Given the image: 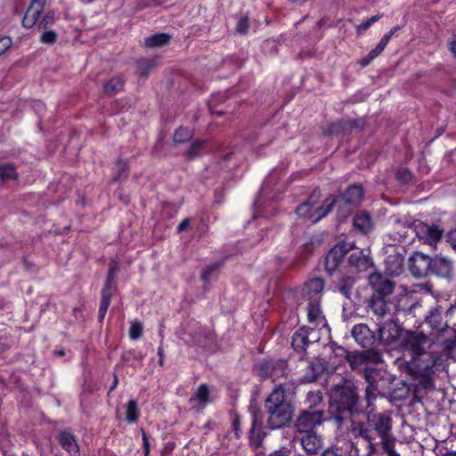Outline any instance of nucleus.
Returning a JSON list of instances; mask_svg holds the SVG:
<instances>
[{
	"label": "nucleus",
	"instance_id": "obj_30",
	"mask_svg": "<svg viewBox=\"0 0 456 456\" xmlns=\"http://www.w3.org/2000/svg\"><path fill=\"white\" fill-rule=\"evenodd\" d=\"M321 302H308L307 305V318L309 322L314 323L315 326H327L326 320L322 315L321 306Z\"/></svg>",
	"mask_w": 456,
	"mask_h": 456
},
{
	"label": "nucleus",
	"instance_id": "obj_20",
	"mask_svg": "<svg viewBox=\"0 0 456 456\" xmlns=\"http://www.w3.org/2000/svg\"><path fill=\"white\" fill-rule=\"evenodd\" d=\"M46 0H32L22 19V25L26 28H33L42 14Z\"/></svg>",
	"mask_w": 456,
	"mask_h": 456
},
{
	"label": "nucleus",
	"instance_id": "obj_29",
	"mask_svg": "<svg viewBox=\"0 0 456 456\" xmlns=\"http://www.w3.org/2000/svg\"><path fill=\"white\" fill-rule=\"evenodd\" d=\"M262 421L258 419L257 412L252 411V427L250 429V444L255 447H259L264 439L265 434L261 430Z\"/></svg>",
	"mask_w": 456,
	"mask_h": 456
},
{
	"label": "nucleus",
	"instance_id": "obj_24",
	"mask_svg": "<svg viewBox=\"0 0 456 456\" xmlns=\"http://www.w3.org/2000/svg\"><path fill=\"white\" fill-rule=\"evenodd\" d=\"M351 334L355 341L362 347H369L372 345L373 334L366 324L360 323L353 327Z\"/></svg>",
	"mask_w": 456,
	"mask_h": 456
},
{
	"label": "nucleus",
	"instance_id": "obj_9",
	"mask_svg": "<svg viewBox=\"0 0 456 456\" xmlns=\"http://www.w3.org/2000/svg\"><path fill=\"white\" fill-rule=\"evenodd\" d=\"M118 270V264L117 262H112L110 265L108 275L106 278V281L104 287L102 290V299L101 305L99 308V320L102 322L108 311V308L110 305V301L112 296L116 290V286L114 284V278Z\"/></svg>",
	"mask_w": 456,
	"mask_h": 456
},
{
	"label": "nucleus",
	"instance_id": "obj_2",
	"mask_svg": "<svg viewBox=\"0 0 456 456\" xmlns=\"http://www.w3.org/2000/svg\"><path fill=\"white\" fill-rule=\"evenodd\" d=\"M432 344V339L421 331L405 330L403 333L400 345L411 355L409 369L418 377L428 378L433 368L442 364V356L431 350Z\"/></svg>",
	"mask_w": 456,
	"mask_h": 456
},
{
	"label": "nucleus",
	"instance_id": "obj_1",
	"mask_svg": "<svg viewBox=\"0 0 456 456\" xmlns=\"http://www.w3.org/2000/svg\"><path fill=\"white\" fill-rule=\"evenodd\" d=\"M366 405L365 421L351 420L349 433L354 438H362L367 443L365 456H373L378 452V443H374V434L380 438V444L387 456H400L395 450V439L392 435L393 419L387 411L375 412Z\"/></svg>",
	"mask_w": 456,
	"mask_h": 456
},
{
	"label": "nucleus",
	"instance_id": "obj_26",
	"mask_svg": "<svg viewBox=\"0 0 456 456\" xmlns=\"http://www.w3.org/2000/svg\"><path fill=\"white\" fill-rule=\"evenodd\" d=\"M404 257L401 253L388 255L385 259L387 272L392 276L399 275L403 268Z\"/></svg>",
	"mask_w": 456,
	"mask_h": 456
},
{
	"label": "nucleus",
	"instance_id": "obj_10",
	"mask_svg": "<svg viewBox=\"0 0 456 456\" xmlns=\"http://www.w3.org/2000/svg\"><path fill=\"white\" fill-rule=\"evenodd\" d=\"M379 326L378 332L380 341L385 345H391L396 340L402 341L403 333L405 330L394 321L393 317L377 324Z\"/></svg>",
	"mask_w": 456,
	"mask_h": 456
},
{
	"label": "nucleus",
	"instance_id": "obj_41",
	"mask_svg": "<svg viewBox=\"0 0 456 456\" xmlns=\"http://www.w3.org/2000/svg\"><path fill=\"white\" fill-rule=\"evenodd\" d=\"M142 331L143 326L142 322L138 321L132 322L129 329V338L132 340H136L142 337Z\"/></svg>",
	"mask_w": 456,
	"mask_h": 456
},
{
	"label": "nucleus",
	"instance_id": "obj_64",
	"mask_svg": "<svg viewBox=\"0 0 456 456\" xmlns=\"http://www.w3.org/2000/svg\"><path fill=\"white\" fill-rule=\"evenodd\" d=\"M444 456H456V451L446 452L444 454Z\"/></svg>",
	"mask_w": 456,
	"mask_h": 456
},
{
	"label": "nucleus",
	"instance_id": "obj_15",
	"mask_svg": "<svg viewBox=\"0 0 456 456\" xmlns=\"http://www.w3.org/2000/svg\"><path fill=\"white\" fill-rule=\"evenodd\" d=\"M295 441H299L302 449L309 455H316L322 447V437L316 432L298 433Z\"/></svg>",
	"mask_w": 456,
	"mask_h": 456
},
{
	"label": "nucleus",
	"instance_id": "obj_61",
	"mask_svg": "<svg viewBox=\"0 0 456 456\" xmlns=\"http://www.w3.org/2000/svg\"><path fill=\"white\" fill-rule=\"evenodd\" d=\"M271 456H288L287 452L281 450L274 452Z\"/></svg>",
	"mask_w": 456,
	"mask_h": 456
},
{
	"label": "nucleus",
	"instance_id": "obj_27",
	"mask_svg": "<svg viewBox=\"0 0 456 456\" xmlns=\"http://www.w3.org/2000/svg\"><path fill=\"white\" fill-rule=\"evenodd\" d=\"M209 402V389L206 384H201L189 400L191 406L198 409L205 407Z\"/></svg>",
	"mask_w": 456,
	"mask_h": 456
},
{
	"label": "nucleus",
	"instance_id": "obj_36",
	"mask_svg": "<svg viewBox=\"0 0 456 456\" xmlns=\"http://www.w3.org/2000/svg\"><path fill=\"white\" fill-rule=\"evenodd\" d=\"M156 67V62L152 59L142 58L136 61V74L142 77H148L151 71Z\"/></svg>",
	"mask_w": 456,
	"mask_h": 456
},
{
	"label": "nucleus",
	"instance_id": "obj_45",
	"mask_svg": "<svg viewBox=\"0 0 456 456\" xmlns=\"http://www.w3.org/2000/svg\"><path fill=\"white\" fill-rule=\"evenodd\" d=\"M348 124L342 120L336 121L330 125L329 132L330 134H339L341 132H344Z\"/></svg>",
	"mask_w": 456,
	"mask_h": 456
},
{
	"label": "nucleus",
	"instance_id": "obj_12",
	"mask_svg": "<svg viewBox=\"0 0 456 456\" xmlns=\"http://www.w3.org/2000/svg\"><path fill=\"white\" fill-rule=\"evenodd\" d=\"M369 314L376 321L377 324L392 318L391 308L385 299V297H372L366 305Z\"/></svg>",
	"mask_w": 456,
	"mask_h": 456
},
{
	"label": "nucleus",
	"instance_id": "obj_46",
	"mask_svg": "<svg viewBox=\"0 0 456 456\" xmlns=\"http://www.w3.org/2000/svg\"><path fill=\"white\" fill-rule=\"evenodd\" d=\"M396 176L397 179L403 183H409L412 177L411 173L407 168H400L397 171Z\"/></svg>",
	"mask_w": 456,
	"mask_h": 456
},
{
	"label": "nucleus",
	"instance_id": "obj_28",
	"mask_svg": "<svg viewBox=\"0 0 456 456\" xmlns=\"http://www.w3.org/2000/svg\"><path fill=\"white\" fill-rule=\"evenodd\" d=\"M353 226L361 233L368 234L373 228L371 216L365 211L356 214L353 219Z\"/></svg>",
	"mask_w": 456,
	"mask_h": 456
},
{
	"label": "nucleus",
	"instance_id": "obj_18",
	"mask_svg": "<svg viewBox=\"0 0 456 456\" xmlns=\"http://www.w3.org/2000/svg\"><path fill=\"white\" fill-rule=\"evenodd\" d=\"M324 289V281L321 278H313L304 284L302 296L308 302H321Z\"/></svg>",
	"mask_w": 456,
	"mask_h": 456
},
{
	"label": "nucleus",
	"instance_id": "obj_5",
	"mask_svg": "<svg viewBox=\"0 0 456 456\" xmlns=\"http://www.w3.org/2000/svg\"><path fill=\"white\" fill-rule=\"evenodd\" d=\"M444 308L441 305L432 306L426 315L425 322L430 327L443 348L450 352L456 346V330L448 326L443 318Z\"/></svg>",
	"mask_w": 456,
	"mask_h": 456
},
{
	"label": "nucleus",
	"instance_id": "obj_40",
	"mask_svg": "<svg viewBox=\"0 0 456 456\" xmlns=\"http://www.w3.org/2000/svg\"><path fill=\"white\" fill-rule=\"evenodd\" d=\"M193 133L191 129L186 127H179L174 134V142L175 143H183L191 140Z\"/></svg>",
	"mask_w": 456,
	"mask_h": 456
},
{
	"label": "nucleus",
	"instance_id": "obj_57",
	"mask_svg": "<svg viewBox=\"0 0 456 456\" xmlns=\"http://www.w3.org/2000/svg\"><path fill=\"white\" fill-rule=\"evenodd\" d=\"M384 51V48L381 47V45H377V46L372 49L370 53L374 56V58L378 57L382 52Z\"/></svg>",
	"mask_w": 456,
	"mask_h": 456
},
{
	"label": "nucleus",
	"instance_id": "obj_47",
	"mask_svg": "<svg viewBox=\"0 0 456 456\" xmlns=\"http://www.w3.org/2000/svg\"><path fill=\"white\" fill-rule=\"evenodd\" d=\"M55 20V15L53 12H46L42 20L39 21V27L40 28H46L47 26L53 24Z\"/></svg>",
	"mask_w": 456,
	"mask_h": 456
},
{
	"label": "nucleus",
	"instance_id": "obj_16",
	"mask_svg": "<svg viewBox=\"0 0 456 456\" xmlns=\"http://www.w3.org/2000/svg\"><path fill=\"white\" fill-rule=\"evenodd\" d=\"M415 231L417 236L425 240L427 243L432 245L438 242L443 236L444 230L438 225H429L423 222H419L415 224Z\"/></svg>",
	"mask_w": 456,
	"mask_h": 456
},
{
	"label": "nucleus",
	"instance_id": "obj_31",
	"mask_svg": "<svg viewBox=\"0 0 456 456\" xmlns=\"http://www.w3.org/2000/svg\"><path fill=\"white\" fill-rule=\"evenodd\" d=\"M355 284V278L352 275H342L338 278L336 290L348 301H351V295Z\"/></svg>",
	"mask_w": 456,
	"mask_h": 456
},
{
	"label": "nucleus",
	"instance_id": "obj_6",
	"mask_svg": "<svg viewBox=\"0 0 456 456\" xmlns=\"http://www.w3.org/2000/svg\"><path fill=\"white\" fill-rule=\"evenodd\" d=\"M320 198L321 191L314 190L309 198L297 208V215L314 224L325 217L336 204L337 197L330 195L322 202H320Z\"/></svg>",
	"mask_w": 456,
	"mask_h": 456
},
{
	"label": "nucleus",
	"instance_id": "obj_49",
	"mask_svg": "<svg viewBox=\"0 0 456 456\" xmlns=\"http://www.w3.org/2000/svg\"><path fill=\"white\" fill-rule=\"evenodd\" d=\"M12 39L8 37H3L0 38V55L4 53L12 46Z\"/></svg>",
	"mask_w": 456,
	"mask_h": 456
},
{
	"label": "nucleus",
	"instance_id": "obj_21",
	"mask_svg": "<svg viewBox=\"0 0 456 456\" xmlns=\"http://www.w3.org/2000/svg\"><path fill=\"white\" fill-rule=\"evenodd\" d=\"M369 283L379 294L378 297H386L394 290V283L381 273H373L369 276Z\"/></svg>",
	"mask_w": 456,
	"mask_h": 456
},
{
	"label": "nucleus",
	"instance_id": "obj_55",
	"mask_svg": "<svg viewBox=\"0 0 456 456\" xmlns=\"http://www.w3.org/2000/svg\"><path fill=\"white\" fill-rule=\"evenodd\" d=\"M397 229H398V235L401 237V238H406L407 237V233H406V231H405V227L401 224V223H397V225H396Z\"/></svg>",
	"mask_w": 456,
	"mask_h": 456
},
{
	"label": "nucleus",
	"instance_id": "obj_53",
	"mask_svg": "<svg viewBox=\"0 0 456 456\" xmlns=\"http://www.w3.org/2000/svg\"><path fill=\"white\" fill-rule=\"evenodd\" d=\"M374 56H372L370 53L365 56L363 57L361 61H360V64L362 66V67H366L368 66L372 60H374Z\"/></svg>",
	"mask_w": 456,
	"mask_h": 456
},
{
	"label": "nucleus",
	"instance_id": "obj_39",
	"mask_svg": "<svg viewBox=\"0 0 456 456\" xmlns=\"http://www.w3.org/2000/svg\"><path fill=\"white\" fill-rule=\"evenodd\" d=\"M205 141L196 140L191 144L190 148L185 153V157L189 159H192L200 156L205 147Z\"/></svg>",
	"mask_w": 456,
	"mask_h": 456
},
{
	"label": "nucleus",
	"instance_id": "obj_54",
	"mask_svg": "<svg viewBox=\"0 0 456 456\" xmlns=\"http://www.w3.org/2000/svg\"><path fill=\"white\" fill-rule=\"evenodd\" d=\"M390 39V35L385 34L378 45H381V47L385 49L387 44L389 43Z\"/></svg>",
	"mask_w": 456,
	"mask_h": 456
},
{
	"label": "nucleus",
	"instance_id": "obj_62",
	"mask_svg": "<svg viewBox=\"0 0 456 456\" xmlns=\"http://www.w3.org/2000/svg\"><path fill=\"white\" fill-rule=\"evenodd\" d=\"M400 29V27L399 26H395L393 28H391L387 33H386L387 35H390V38L393 37V35Z\"/></svg>",
	"mask_w": 456,
	"mask_h": 456
},
{
	"label": "nucleus",
	"instance_id": "obj_8",
	"mask_svg": "<svg viewBox=\"0 0 456 456\" xmlns=\"http://www.w3.org/2000/svg\"><path fill=\"white\" fill-rule=\"evenodd\" d=\"M325 420H331L326 418L324 411L321 410H305L299 412L295 427L297 434L316 432L315 428L321 426Z\"/></svg>",
	"mask_w": 456,
	"mask_h": 456
},
{
	"label": "nucleus",
	"instance_id": "obj_35",
	"mask_svg": "<svg viewBox=\"0 0 456 456\" xmlns=\"http://www.w3.org/2000/svg\"><path fill=\"white\" fill-rule=\"evenodd\" d=\"M18 177L19 175L14 165H0V186L8 181H15L18 179Z\"/></svg>",
	"mask_w": 456,
	"mask_h": 456
},
{
	"label": "nucleus",
	"instance_id": "obj_25",
	"mask_svg": "<svg viewBox=\"0 0 456 456\" xmlns=\"http://www.w3.org/2000/svg\"><path fill=\"white\" fill-rule=\"evenodd\" d=\"M337 354L343 356L353 370L360 369L362 367L364 369L366 367L365 358L362 351L348 352L346 348L338 346L337 348Z\"/></svg>",
	"mask_w": 456,
	"mask_h": 456
},
{
	"label": "nucleus",
	"instance_id": "obj_43",
	"mask_svg": "<svg viewBox=\"0 0 456 456\" xmlns=\"http://www.w3.org/2000/svg\"><path fill=\"white\" fill-rule=\"evenodd\" d=\"M56 40L57 34L53 30H46L40 37V42L45 45H53Z\"/></svg>",
	"mask_w": 456,
	"mask_h": 456
},
{
	"label": "nucleus",
	"instance_id": "obj_3",
	"mask_svg": "<svg viewBox=\"0 0 456 456\" xmlns=\"http://www.w3.org/2000/svg\"><path fill=\"white\" fill-rule=\"evenodd\" d=\"M359 396L356 388L349 381H344L336 385L331 394L330 411L331 421L338 429H340L345 422L351 419L354 412H358L357 403Z\"/></svg>",
	"mask_w": 456,
	"mask_h": 456
},
{
	"label": "nucleus",
	"instance_id": "obj_51",
	"mask_svg": "<svg viewBox=\"0 0 456 456\" xmlns=\"http://www.w3.org/2000/svg\"><path fill=\"white\" fill-rule=\"evenodd\" d=\"M142 447H143V454L144 456H149L150 454V443L147 437V434L144 430H142Z\"/></svg>",
	"mask_w": 456,
	"mask_h": 456
},
{
	"label": "nucleus",
	"instance_id": "obj_44",
	"mask_svg": "<svg viewBox=\"0 0 456 456\" xmlns=\"http://www.w3.org/2000/svg\"><path fill=\"white\" fill-rule=\"evenodd\" d=\"M382 17V14H377L374 16H371L370 19L365 20L364 22L361 23L357 26L356 29L358 33H362L366 31L373 23L378 21Z\"/></svg>",
	"mask_w": 456,
	"mask_h": 456
},
{
	"label": "nucleus",
	"instance_id": "obj_48",
	"mask_svg": "<svg viewBox=\"0 0 456 456\" xmlns=\"http://www.w3.org/2000/svg\"><path fill=\"white\" fill-rule=\"evenodd\" d=\"M248 19L247 16L241 17L236 26V31L240 34H246L248 30Z\"/></svg>",
	"mask_w": 456,
	"mask_h": 456
},
{
	"label": "nucleus",
	"instance_id": "obj_56",
	"mask_svg": "<svg viewBox=\"0 0 456 456\" xmlns=\"http://www.w3.org/2000/svg\"><path fill=\"white\" fill-rule=\"evenodd\" d=\"M321 456H341L338 452L332 448L326 449Z\"/></svg>",
	"mask_w": 456,
	"mask_h": 456
},
{
	"label": "nucleus",
	"instance_id": "obj_52",
	"mask_svg": "<svg viewBox=\"0 0 456 456\" xmlns=\"http://www.w3.org/2000/svg\"><path fill=\"white\" fill-rule=\"evenodd\" d=\"M191 224L190 218H184L177 226V232H182L185 231Z\"/></svg>",
	"mask_w": 456,
	"mask_h": 456
},
{
	"label": "nucleus",
	"instance_id": "obj_11",
	"mask_svg": "<svg viewBox=\"0 0 456 456\" xmlns=\"http://www.w3.org/2000/svg\"><path fill=\"white\" fill-rule=\"evenodd\" d=\"M258 373L263 378H272L273 381L288 377V364L284 360H268L259 364Z\"/></svg>",
	"mask_w": 456,
	"mask_h": 456
},
{
	"label": "nucleus",
	"instance_id": "obj_23",
	"mask_svg": "<svg viewBox=\"0 0 456 456\" xmlns=\"http://www.w3.org/2000/svg\"><path fill=\"white\" fill-rule=\"evenodd\" d=\"M57 441L70 456L80 455L77 438L70 431L63 430L60 432L57 436Z\"/></svg>",
	"mask_w": 456,
	"mask_h": 456
},
{
	"label": "nucleus",
	"instance_id": "obj_22",
	"mask_svg": "<svg viewBox=\"0 0 456 456\" xmlns=\"http://www.w3.org/2000/svg\"><path fill=\"white\" fill-rule=\"evenodd\" d=\"M348 264L356 272H364L372 266V260L368 252L356 249L350 254Z\"/></svg>",
	"mask_w": 456,
	"mask_h": 456
},
{
	"label": "nucleus",
	"instance_id": "obj_59",
	"mask_svg": "<svg viewBox=\"0 0 456 456\" xmlns=\"http://www.w3.org/2000/svg\"><path fill=\"white\" fill-rule=\"evenodd\" d=\"M158 355L159 356V364L163 366L164 364V349L162 346H159L158 348Z\"/></svg>",
	"mask_w": 456,
	"mask_h": 456
},
{
	"label": "nucleus",
	"instance_id": "obj_50",
	"mask_svg": "<svg viewBox=\"0 0 456 456\" xmlns=\"http://www.w3.org/2000/svg\"><path fill=\"white\" fill-rule=\"evenodd\" d=\"M447 242L456 250V228L450 231L447 234Z\"/></svg>",
	"mask_w": 456,
	"mask_h": 456
},
{
	"label": "nucleus",
	"instance_id": "obj_38",
	"mask_svg": "<svg viewBox=\"0 0 456 456\" xmlns=\"http://www.w3.org/2000/svg\"><path fill=\"white\" fill-rule=\"evenodd\" d=\"M139 419V411L135 400H130L126 405V420L135 423Z\"/></svg>",
	"mask_w": 456,
	"mask_h": 456
},
{
	"label": "nucleus",
	"instance_id": "obj_32",
	"mask_svg": "<svg viewBox=\"0 0 456 456\" xmlns=\"http://www.w3.org/2000/svg\"><path fill=\"white\" fill-rule=\"evenodd\" d=\"M363 198V188L360 184L350 185L343 194V200L351 205H359Z\"/></svg>",
	"mask_w": 456,
	"mask_h": 456
},
{
	"label": "nucleus",
	"instance_id": "obj_33",
	"mask_svg": "<svg viewBox=\"0 0 456 456\" xmlns=\"http://www.w3.org/2000/svg\"><path fill=\"white\" fill-rule=\"evenodd\" d=\"M171 37L167 33H158L145 38L144 46L147 48L161 47L169 43Z\"/></svg>",
	"mask_w": 456,
	"mask_h": 456
},
{
	"label": "nucleus",
	"instance_id": "obj_42",
	"mask_svg": "<svg viewBox=\"0 0 456 456\" xmlns=\"http://www.w3.org/2000/svg\"><path fill=\"white\" fill-rule=\"evenodd\" d=\"M222 265H223V264H222V263H220V262H216V263H214V264H212V265H210L207 266V267L204 269V271H203V273H202V274H201V279H202V281H203L205 283H207V282L209 281V279H210V277H211L212 273H213L214 272L217 271L218 269H220V268L222 267Z\"/></svg>",
	"mask_w": 456,
	"mask_h": 456
},
{
	"label": "nucleus",
	"instance_id": "obj_19",
	"mask_svg": "<svg viewBox=\"0 0 456 456\" xmlns=\"http://www.w3.org/2000/svg\"><path fill=\"white\" fill-rule=\"evenodd\" d=\"M431 272L438 277L451 278L453 273V262L452 259L443 256H436L432 257Z\"/></svg>",
	"mask_w": 456,
	"mask_h": 456
},
{
	"label": "nucleus",
	"instance_id": "obj_4",
	"mask_svg": "<svg viewBox=\"0 0 456 456\" xmlns=\"http://www.w3.org/2000/svg\"><path fill=\"white\" fill-rule=\"evenodd\" d=\"M285 392L286 384L280 383L265 399V408L268 414L266 423L271 429L281 428L292 419L293 406L286 399Z\"/></svg>",
	"mask_w": 456,
	"mask_h": 456
},
{
	"label": "nucleus",
	"instance_id": "obj_13",
	"mask_svg": "<svg viewBox=\"0 0 456 456\" xmlns=\"http://www.w3.org/2000/svg\"><path fill=\"white\" fill-rule=\"evenodd\" d=\"M320 339L319 332L314 328L302 327L292 336L291 345L295 351L304 352L309 344Z\"/></svg>",
	"mask_w": 456,
	"mask_h": 456
},
{
	"label": "nucleus",
	"instance_id": "obj_58",
	"mask_svg": "<svg viewBox=\"0 0 456 456\" xmlns=\"http://www.w3.org/2000/svg\"><path fill=\"white\" fill-rule=\"evenodd\" d=\"M450 51L456 58V36H453L452 41L450 42Z\"/></svg>",
	"mask_w": 456,
	"mask_h": 456
},
{
	"label": "nucleus",
	"instance_id": "obj_14",
	"mask_svg": "<svg viewBox=\"0 0 456 456\" xmlns=\"http://www.w3.org/2000/svg\"><path fill=\"white\" fill-rule=\"evenodd\" d=\"M432 257L421 252H414L409 260L411 273L418 278L426 277L431 272Z\"/></svg>",
	"mask_w": 456,
	"mask_h": 456
},
{
	"label": "nucleus",
	"instance_id": "obj_7",
	"mask_svg": "<svg viewBox=\"0 0 456 456\" xmlns=\"http://www.w3.org/2000/svg\"><path fill=\"white\" fill-rule=\"evenodd\" d=\"M365 358L366 367L363 370V378L368 383L365 388V401H368V407L370 401L374 400L379 392V381L382 379V370L370 367L369 364H378L382 362L381 354L373 349L362 351Z\"/></svg>",
	"mask_w": 456,
	"mask_h": 456
},
{
	"label": "nucleus",
	"instance_id": "obj_63",
	"mask_svg": "<svg viewBox=\"0 0 456 456\" xmlns=\"http://www.w3.org/2000/svg\"><path fill=\"white\" fill-rule=\"evenodd\" d=\"M233 429L236 432V435L238 436L237 431L239 429V421L237 419L233 421Z\"/></svg>",
	"mask_w": 456,
	"mask_h": 456
},
{
	"label": "nucleus",
	"instance_id": "obj_34",
	"mask_svg": "<svg viewBox=\"0 0 456 456\" xmlns=\"http://www.w3.org/2000/svg\"><path fill=\"white\" fill-rule=\"evenodd\" d=\"M129 165L128 161L118 159L114 165V175L112 180L119 182L125 180L128 175Z\"/></svg>",
	"mask_w": 456,
	"mask_h": 456
},
{
	"label": "nucleus",
	"instance_id": "obj_60",
	"mask_svg": "<svg viewBox=\"0 0 456 456\" xmlns=\"http://www.w3.org/2000/svg\"><path fill=\"white\" fill-rule=\"evenodd\" d=\"M308 399L313 400V402H314V403L322 401V397L320 395H314V394H309Z\"/></svg>",
	"mask_w": 456,
	"mask_h": 456
},
{
	"label": "nucleus",
	"instance_id": "obj_17",
	"mask_svg": "<svg viewBox=\"0 0 456 456\" xmlns=\"http://www.w3.org/2000/svg\"><path fill=\"white\" fill-rule=\"evenodd\" d=\"M347 245L346 243H338L327 254L325 267L330 275L338 268L350 248Z\"/></svg>",
	"mask_w": 456,
	"mask_h": 456
},
{
	"label": "nucleus",
	"instance_id": "obj_37",
	"mask_svg": "<svg viewBox=\"0 0 456 456\" xmlns=\"http://www.w3.org/2000/svg\"><path fill=\"white\" fill-rule=\"evenodd\" d=\"M124 82L120 77H112L103 85V92L113 95L123 89Z\"/></svg>",
	"mask_w": 456,
	"mask_h": 456
}]
</instances>
